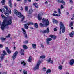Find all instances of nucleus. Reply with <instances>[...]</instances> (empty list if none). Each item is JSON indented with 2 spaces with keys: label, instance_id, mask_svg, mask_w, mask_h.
Returning <instances> with one entry per match:
<instances>
[{
  "label": "nucleus",
  "instance_id": "obj_42",
  "mask_svg": "<svg viewBox=\"0 0 74 74\" xmlns=\"http://www.w3.org/2000/svg\"><path fill=\"white\" fill-rule=\"evenodd\" d=\"M10 36H11V35H10V34H8V35L6 36V38H8V37H10Z\"/></svg>",
  "mask_w": 74,
  "mask_h": 74
},
{
  "label": "nucleus",
  "instance_id": "obj_37",
  "mask_svg": "<svg viewBox=\"0 0 74 74\" xmlns=\"http://www.w3.org/2000/svg\"><path fill=\"white\" fill-rule=\"evenodd\" d=\"M51 58H49L47 60V62H48V63H50L51 62Z\"/></svg>",
  "mask_w": 74,
  "mask_h": 74
},
{
  "label": "nucleus",
  "instance_id": "obj_43",
  "mask_svg": "<svg viewBox=\"0 0 74 74\" xmlns=\"http://www.w3.org/2000/svg\"><path fill=\"white\" fill-rule=\"evenodd\" d=\"M23 73L24 74H27V71H23Z\"/></svg>",
  "mask_w": 74,
  "mask_h": 74
},
{
  "label": "nucleus",
  "instance_id": "obj_58",
  "mask_svg": "<svg viewBox=\"0 0 74 74\" xmlns=\"http://www.w3.org/2000/svg\"><path fill=\"white\" fill-rule=\"evenodd\" d=\"M21 10L22 11L23 10V8L22 7L21 8Z\"/></svg>",
  "mask_w": 74,
  "mask_h": 74
},
{
  "label": "nucleus",
  "instance_id": "obj_53",
  "mask_svg": "<svg viewBox=\"0 0 74 74\" xmlns=\"http://www.w3.org/2000/svg\"><path fill=\"white\" fill-rule=\"evenodd\" d=\"M3 74H7V72H5L3 73Z\"/></svg>",
  "mask_w": 74,
  "mask_h": 74
},
{
  "label": "nucleus",
  "instance_id": "obj_41",
  "mask_svg": "<svg viewBox=\"0 0 74 74\" xmlns=\"http://www.w3.org/2000/svg\"><path fill=\"white\" fill-rule=\"evenodd\" d=\"M4 14H5L6 16H8V15H9V14L8 13L5 12Z\"/></svg>",
  "mask_w": 74,
  "mask_h": 74
},
{
  "label": "nucleus",
  "instance_id": "obj_57",
  "mask_svg": "<svg viewBox=\"0 0 74 74\" xmlns=\"http://www.w3.org/2000/svg\"><path fill=\"white\" fill-rule=\"evenodd\" d=\"M54 31H56L57 30V29L56 28H54Z\"/></svg>",
  "mask_w": 74,
  "mask_h": 74
},
{
  "label": "nucleus",
  "instance_id": "obj_51",
  "mask_svg": "<svg viewBox=\"0 0 74 74\" xmlns=\"http://www.w3.org/2000/svg\"><path fill=\"white\" fill-rule=\"evenodd\" d=\"M41 46L42 48H44V45H42V44H41Z\"/></svg>",
  "mask_w": 74,
  "mask_h": 74
},
{
  "label": "nucleus",
  "instance_id": "obj_12",
  "mask_svg": "<svg viewBox=\"0 0 74 74\" xmlns=\"http://www.w3.org/2000/svg\"><path fill=\"white\" fill-rule=\"evenodd\" d=\"M74 32L72 31L71 32L70 34V36L71 37H74Z\"/></svg>",
  "mask_w": 74,
  "mask_h": 74
},
{
  "label": "nucleus",
  "instance_id": "obj_31",
  "mask_svg": "<svg viewBox=\"0 0 74 74\" xmlns=\"http://www.w3.org/2000/svg\"><path fill=\"white\" fill-rule=\"evenodd\" d=\"M23 47L25 49H27L28 47L25 45H23Z\"/></svg>",
  "mask_w": 74,
  "mask_h": 74
},
{
  "label": "nucleus",
  "instance_id": "obj_40",
  "mask_svg": "<svg viewBox=\"0 0 74 74\" xmlns=\"http://www.w3.org/2000/svg\"><path fill=\"white\" fill-rule=\"evenodd\" d=\"M45 58V56H40V58L42 59H44Z\"/></svg>",
  "mask_w": 74,
  "mask_h": 74
},
{
  "label": "nucleus",
  "instance_id": "obj_24",
  "mask_svg": "<svg viewBox=\"0 0 74 74\" xmlns=\"http://www.w3.org/2000/svg\"><path fill=\"white\" fill-rule=\"evenodd\" d=\"M27 23V25H28V26H29V25H33V23L32 22H29Z\"/></svg>",
  "mask_w": 74,
  "mask_h": 74
},
{
  "label": "nucleus",
  "instance_id": "obj_25",
  "mask_svg": "<svg viewBox=\"0 0 74 74\" xmlns=\"http://www.w3.org/2000/svg\"><path fill=\"white\" fill-rule=\"evenodd\" d=\"M14 12L15 14H16H16H17L19 12L17 10H14Z\"/></svg>",
  "mask_w": 74,
  "mask_h": 74
},
{
  "label": "nucleus",
  "instance_id": "obj_10",
  "mask_svg": "<svg viewBox=\"0 0 74 74\" xmlns=\"http://www.w3.org/2000/svg\"><path fill=\"white\" fill-rule=\"evenodd\" d=\"M74 63V60L73 59H72L70 60L69 62V64L71 66H72V65H73V64Z\"/></svg>",
  "mask_w": 74,
  "mask_h": 74
},
{
  "label": "nucleus",
  "instance_id": "obj_20",
  "mask_svg": "<svg viewBox=\"0 0 74 74\" xmlns=\"http://www.w3.org/2000/svg\"><path fill=\"white\" fill-rule=\"evenodd\" d=\"M25 11L27 12L28 11V10H29V7L25 6Z\"/></svg>",
  "mask_w": 74,
  "mask_h": 74
},
{
  "label": "nucleus",
  "instance_id": "obj_9",
  "mask_svg": "<svg viewBox=\"0 0 74 74\" xmlns=\"http://www.w3.org/2000/svg\"><path fill=\"white\" fill-rule=\"evenodd\" d=\"M52 39L51 38H48L46 39V43L47 45H49V41H52Z\"/></svg>",
  "mask_w": 74,
  "mask_h": 74
},
{
  "label": "nucleus",
  "instance_id": "obj_62",
  "mask_svg": "<svg viewBox=\"0 0 74 74\" xmlns=\"http://www.w3.org/2000/svg\"><path fill=\"white\" fill-rule=\"evenodd\" d=\"M29 2H31V0H28Z\"/></svg>",
  "mask_w": 74,
  "mask_h": 74
},
{
  "label": "nucleus",
  "instance_id": "obj_8",
  "mask_svg": "<svg viewBox=\"0 0 74 74\" xmlns=\"http://www.w3.org/2000/svg\"><path fill=\"white\" fill-rule=\"evenodd\" d=\"M29 14L28 15V16H29V17H31L32 15V14L33 13V10L32 9H30L29 10Z\"/></svg>",
  "mask_w": 74,
  "mask_h": 74
},
{
  "label": "nucleus",
  "instance_id": "obj_50",
  "mask_svg": "<svg viewBox=\"0 0 74 74\" xmlns=\"http://www.w3.org/2000/svg\"><path fill=\"white\" fill-rule=\"evenodd\" d=\"M70 3H73V1H72V0H70L69 1Z\"/></svg>",
  "mask_w": 74,
  "mask_h": 74
},
{
  "label": "nucleus",
  "instance_id": "obj_29",
  "mask_svg": "<svg viewBox=\"0 0 74 74\" xmlns=\"http://www.w3.org/2000/svg\"><path fill=\"white\" fill-rule=\"evenodd\" d=\"M21 64H23V66H25L26 64L24 61H23L21 62Z\"/></svg>",
  "mask_w": 74,
  "mask_h": 74
},
{
  "label": "nucleus",
  "instance_id": "obj_6",
  "mask_svg": "<svg viewBox=\"0 0 74 74\" xmlns=\"http://www.w3.org/2000/svg\"><path fill=\"white\" fill-rule=\"evenodd\" d=\"M18 51H16L14 53V54L13 56H12V58H13V60H14L15 59V58H16V55H18Z\"/></svg>",
  "mask_w": 74,
  "mask_h": 74
},
{
  "label": "nucleus",
  "instance_id": "obj_64",
  "mask_svg": "<svg viewBox=\"0 0 74 74\" xmlns=\"http://www.w3.org/2000/svg\"><path fill=\"white\" fill-rule=\"evenodd\" d=\"M30 29H33V28H32V27H30Z\"/></svg>",
  "mask_w": 74,
  "mask_h": 74
},
{
  "label": "nucleus",
  "instance_id": "obj_47",
  "mask_svg": "<svg viewBox=\"0 0 74 74\" xmlns=\"http://www.w3.org/2000/svg\"><path fill=\"white\" fill-rule=\"evenodd\" d=\"M3 53L5 54V55H7V53H6V52H5V51H3Z\"/></svg>",
  "mask_w": 74,
  "mask_h": 74
},
{
  "label": "nucleus",
  "instance_id": "obj_1",
  "mask_svg": "<svg viewBox=\"0 0 74 74\" xmlns=\"http://www.w3.org/2000/svg\"><path fill=\"white\" fill-rule=\"evenodd\" d=\"M1 17L3 19H4L1 25V29L2 30H4V28L6 26L11 24V23H12V20H11L12 17L10 16L6 17L3 14H2L1 15Z\"/></svg>",
  "mask_w": 74,
  "mask_h": 74
},
{
  "label": "nucleus",
  "instance_id": "obj_52",
  "mask_svg": "<svg viewBox=\"0 0 74 74\" xmlns=\"http://www.w3.org/2000/svg\"><path fill=\"white\" fill-rule=\"evenodd\" d=\"M45 70H46V68H43V71H45Z\"/></svg>",
  "mask_w": 74,
  "mask_h": 74
},
{
  "label": "nucleus",
  "instance_id": "obj_18",
  "mask_svg": "<svg viewBox=\"0 0 74 74\" xmlns=\"http://www.w3.org/2000/svg\"><path fill=\"white\" fill-rule=\"evenodd\" d=\"M4 54H1V56L0 57L1 60H2L4 59Z\"/></svg>",
  "mask_w": 74,
  "mask_h": 74
},
{
  "label": "nucleus",
  "instance_id": "obj_7",
  "mask_svg": "<svg viewBox=\"0 0 74 74\" xmlns=\"http://www.w3.org/2000/svg\"><path fill=\"white\" fill-rule=\"evenodd\" d=\"M22 30L23 31V32L24 34V36L25 38H27V34H26V30L24 28H22Z\"/></svg>",
  "mask_w": 74,
  "mask_h": 74
},
{
  "label": "nucleus",
  "instance_id": "obj_63",
  "mask_svg": "<svg viewBox=\"0 0 74 74\" xmlns=\"http://www.w3.org/2000/svg\"><path fill=\"white\" fill-rule=\"evenodd\" d=\"M14 6H16V3L14 4Z\"/></svg>",
  "mask_w": 74,
  "mask_h": 74
},
{
  "label": "nucleus",
  "instance_id": "obj_54",
  "mask_svg": "<svg viewBox=\"0 0 74 74\" xmlns=\"http://www.w3.org/2000/svg\"><path fill=\"white\" fill-rule=\"evenodd\" d=\"M24 42L25 44H27V43H28V41H26L25 42Z\"/></svg>",
  "mask_w": 74,
  "mask_h": 74
},
{
  "label": "nucleus",
  "instance_id": "obj_34",
  "mask_svg": "<svg viewBox=\"0 0 74 74\" xmlns=\"http://www.w3.org/2000/svg\"><path fill=\"white\" fill-rule=\"evenodd\" d=\"M58 2V3H62V1H63V0H56Z\"/></svg>",
  "mask_w": 74,
  "mask_h": 74
},
{
  "label": "nucleus",
  "instance_id": "obj_59",
  "mask_svg": "<svg viewBox=\"0 0 74 74\" xmlns=\"http://www.w3.org/2000/svg\"><path fill=\"white\" fill-rule=\"evenodd\" d=\"M54 13H57V12L56 11H54Z\"/></svg>",
  "mask_w": 74,
  "mask_h": 74
},
{
  "label": "nucleus",
  "instance_id": "obj_48",
  "mask_svg": "<svg viewBox=\"0 0 74 74\" xmlns=\"http://www.w3.org/2000/svg\"><path fill=\"white\" fill-rule=\"evenodd\" d=\"M64 7H63V5H61V9H62V8H63Z\"/></svg>",
  "mask_w": 74,
  "mask_h": 74
},
{
  "label": "nucleus",
  "instance_id": "obj_27",
  "mask_svg": "<svg viewBox=\"0 0 74 74\" xmlns=\"http://www.w3.org/2000/svg\"><path fill=\"white\" fill-rule=\"evenodd\" d=\"M33 5L36 7V8H38V6L37 4V3H34L33 4Z\"/></svg>",
  "mask_w": 74,
  "mask_h": 74
},
{
  "label": "nucleus",
  "instance_id": "obj_33",
  "mask_svg": "<svg viewBox=\"0 0 74 74\" xmlns=\"http://www.w3.org/2000/svg\"><path fill=\"white\" fill-rule=\"evenodd\" d=\"M32 61V57L30 56L29 57V58L28 59V62H30Z\"/></svg>",
  "mask_w": 74,
  "mask_h": 74
},
{
  "label": "nucleus",
  "instance_id": "obj_14",
  "mask_svg": "<svg viewBox=\"0 0 74 74\" xmlns=\"http://www.w3.org/2000/svg\"><path fill=\"white\" fill-rule=\"evenodd\" d=\"M6 51H7V52L8 53H11V51L7 47H6Z\"/></svg>",
  "mask_w": 74,
  "mask_h": 74
},
{
  "label": "nucleus",
  "instance_id": "obj_2",
  "mask_svg": "<svg viewBox=\"0 0 74 74\" xmlns=\"http://www.w3.org/2000/svg\"><path fill=\"white\" fill-rule=\"evenodd\" d=\"M42 22L43 24L40 23L39 24L40 26H48L49 24V22L48 21V19H45V18H43L42 19Z\"/></svg>",
  "mask_w": 74,
  "mask_h": 74
},
{
  "label": "nucleus",
  "instance_id": "obj_39",
  "mask_svg": "<svg viewBox=\"0 0 74 74\" xmlns=\"http://www.w3.org/2000/svg\"><path fill=\"white\" fill-rule=\"evenodd\" d=\"M1 39L3 41H5V40H6V38H1Z\"/></svg>",
  "mask_w": 74,
  "mask_h": 74
},
{
  "label": "nucleus",
  "instance_id": "obj_46",
  "mask_svg": "<svg viewBox=\"0 0 74 74\" xmlns=\"http://www.w3.org/2000/svg\"><path fill=\"white\" fill-rule=\"evenodd\" d=\"M3 45L2 44H0V48H3Z\"/></svg>",
  "mask_w": 74,
  "mask_h": 74
},
{
  "label": "nucleus",
  "instance_id": "obj_45",
  "mask_svg": "<svg viewBox=\"0 0 74 74\" xmlns=\"http://www.w3.org/2000/svg\"><path fill=\"white\" fill-rule=\"evenodd\" d=\"M61 3H62L63 4V5H65V2H64L63 0L62 1V2H61Z\"/></svg>",
  "mask_w": 74,
  "mask_h": 74
},
{
  "label": "nucleus",
  "instance_id": "obj_11",
  "mask_svg": "<svg viewBox=\"0 0 74 74\" xmlns=\"http://www.w3.org/2000/svg\"><path fill=\"white\" fill-rule=\"evenodd\" d=\"M49 28H47V30H44L42 31V32L43 33H49Z\"/></svg>",
  "mask_w": 74,
  "mask_h": 74
},
{
  "label": "nucleus",
  "instance_id": "obj_17",
  "mask_svg": "<svg viewBox=\"0 0 74 74\" xmlns=\"http://www.w3.org/2000/svg\"><path fill=\"white\" fill-rule=\"evenodd\" d=\"M28 25H27V24H24V27L25 29H29V26H28Z\"/></svg>",
  "mask_w": 74,
  "mask_h": 74
},
{
  "label": "nucleus",
  "instance_id": "obj_3",
  "mask_svg": "<svg viewBox=\"0 0 74 74\" xmlns=\"http://www.w3.org/2000/svg\"><path fill=\"white\" fill-rule=\"evenodd\" d=\"M60 29L59 32L60 34L61 33V31L60 30L62 29V33H64L65 32V28L64 27V25H63V23L62 22H60Z\"/></svg>",
  "mask_w": 74,
  "mask_h": 74
},
{
  "label": "nucleus",
  "instance_id": "obj_23",
  "mask_svg": "<svg viewBox=\"0 0 74 74\" xmlns=\"http://www.w3.org/2000/svg\"><path fill=\"white\" fill-rule=\"evenodd\" d=\"M32 47L33 48H34V49H36V44H32Z\"/></svg>",
  "mask_w": 74,
  "mask_h": 74
},
{
  "label": "nucleus",
  "instance_id": "obj_49",
  "mask_svg": "<svg viewBox=\"0 0 74 74\" xmlns=\"http://www.w3.org/2000/svg\"><path fill=\"white\" fill-rule=\"evenodd\" d=\"M27 1V0H24V2L25 3H26Z\"/></svg>",
  "mask_w": 74,
  "mask_h": 74
},
{
  "label": "nucleus",
  "instance_id": "obj_32",
  "mask_svg": "<svg viewBox=\"0 0 74 74\" xmlns=\"http://www.w3.org/2000/svg\"><path fill=\"white\" fill-rule=\"evenodd\" d=\"M73 22H71L69 25V27H71L73 26Z\"/></svg>",
  "mask_w": 74,
  "mask_h": 74
},
{
  "label": "nucleus",
  "instance_id": "obj_56",
  "mask_svg": "<svg viewBox=\"0 0 74 74\" xmlns=\"http://www.w3.org/2000/svg\"><path fill=\"white\" fill-rule=\"evenodd\" d=\"M2 10H3L2 9H0V11H1V12L2 13H3V12H2Z\"/></svg>",
  "mask_w": 74,
  "mask_h": 74
},
{
  "label": "nucleus",
  "instance_id": "obj_36",
  "mask_svg": "<svg viewBox=\"0 0 74 74\" xmlns=\"http://www.w3.org/2000/svg\"><path fill=\"white\" fill-rule=\"evenodd\" d=\"M34 27H35L36 28H38V25H37V23H35Z\"/></svg>",
  "mask_w": 74,
  "mask_h": 74
},
{
  "label": "nucleus",
  "instance_id": "obj_26",
  "mask_svg": "<svg viewBox=\"0 0 74 74\" xmlns=\"http://www.w3.org/2000/svg\"><path fill=\"white\" fill-rule=\"evenodd\" d=\"M51 70L49 69H48L46 72V74H48V73H51Z\"/></svg>",
  "mask_w": 74,
  "mask_h": 74
},
{
  "label": "nucleus",
  "instance_id": "obj_21",
  "mask_svg": "<svg viewBox=\"0 0 74 74\" xmlns=\"http://www.w3.org/2000/svg\"><path fill=\"white\" fill-rule=\"evenodd\" d=\"M53 16H60V15L58 14H56L53 13Z\"/></svg>",
  "mask_w": 74,
  "mask_h": 74
},
{
  "label": "nucleus",
  "instance_id": "obj_61",
  "mask_svg": "<svg viewBox=\"0 0 74 74\" xmlns=\"http://www.w3.org/2000/svg\"><path fill=\"white\" fill-rule=\"evenodd\" d=\"M74 20V18H71V20Z\"/></svg>",
  "mask_w": 74,
  "mask_h": 74
},
{
  "label": "nucleus",
  "instance_id": "obj_55",
  "mask_svg": "<svg viewBox=\"0 0 74 74\" xmlns=\"http://www.w3.org/2000/svg\"><path fill=\"white\" fill-rule=\"evenodd\" d=\"M10 11L9 12V13H10V14H11V9H10Z\"/></svg>",
  "mask_w": 74,
  "mask_h": 74
},
{
  "label": "nucleus",
  "instance_id": "obj_38",
  "mask_svg": "<svg viewBox=\"0 0 74 74\" xmlns=\"http://www.w3.org/2000/svg\"><path fill=\"white\" fill-rule=\"evenodd\" d=\"M58 14H61V12H60V9H58Z\"/></svg>",
  "mask_w": 74,
  "mask_h": 74
},
{
  "label": "nucleus",
  "instance_id": "obj_15",
  "mask_svg": "<svg viewBox=\"0 0 74 74\" xmlns=\"http://www.w3.org/2000/svg\"><path fill=\"white\" fill-rule=\"evenodd\" d=\"M52 21L54 24V23L57 24L58 23V21H57L56 20H55V19H53Z\"/></svg>",
  "mask_w": 74,
  "mask_h": 74
},
{
  "label": "nucleus",
  "instance_id": "obj_30",
  "mask_svg": "<svg viewBox=\"0 0 74 74\" xmlns=\"http://www.w3.org/2000/svg\"><path fill=\"white\" fill-rule=\"evenodd\" d=\"M58 69L60 70H62V69H63V66H62V65L59 66Z\"/></svg>",
  "mask_w": 74,
  "mask_h": 74
},
{
  "label": "nucleus",
  "instance_id": "obj_4",
  "mask_svg": "<svg viewBox=\"0 0 74 74\" xmlns=\"http://www.w3.org/2000/svg\"><path fill=\"white\" fill-rule=\"evenodd\" d=\"M16 15H17V16H18V17L19 18H21V17H23V18L21 20V21H23L24 20V19H25V16H23L22 14V13L18 12L17 14H16Z\"/></svg>",
  "mask_w": 74,
  "mask_h": 74
},
{
  "label": "nucleus",
  "instance_id": "obj_5",
  "mask_svg": "<svg viewBox=\"0 0 74 74\" xmlns=\"http://www.w3.org/2000/svg\"><path fill=\"white\" fill-rule=\"evenodd\" d=\"M41 62L40 61H39L38 62L36 65L34 69V70H36V69H39V66L40 65V63H41Z\"/></svg>",
  "mask_w": 74,
  "mask_h": 74
},
{
  "label": "nucleus",
  "instance_id": "obj_28",
  "mask_svg": "<svg viewBox=\"0 0 74 74\" xmlns=\"http://www.w3.org/2000/svg\"><path fill=\"white\" fill-rule=\"evenodd\" d=\"M1 3L2 5H4L5 4V0H3Z\"/></svg>",
  "mask_w": 74,
  "mask_h": 74
},
{
  "label": "nucleus",
  "instance_id": "obj_35",
  "mask_svg": "<svg viewBox=\"0 0 74 74\" xmlns=\"http://www.w3.org/2000/svg\"><path fill=\"white\" fill-rule=\"evenodd\" d=\"M4 8L6 9V12H9V10H8V8H7V7L5 6Z\"/></svg>",
  "mask_w": 74,
  "mask_h": 74
},
{
  "label": "nucleus",
  "instance_id": "obj_60",
  "mask_svg": "<svg viewBox=\"0 0 74 74\" xmlns=\"http://www.w3.org/2000/svg\"><path fill=\"white\" fill-rule=\"evenodd\" d=\"M71 27V29H73V27Z\"/></svg>",
  "mask_w": 74,
  "mask_h": 74
},
{
  "label": "nucleus",
  "instance_id": "obj_19",
  "mask_svg": "<svg viewBox=\"0 0 74 74\" xmlns=\"http://www.w3.org/2000/svg\"><path fill=\"white\" fill-rule=\"evenodd\" d=\"M38 19L39 21H40L42 19V17H41L40 14H38Z\"/></svg>",
  "mask_w": 74,
  "mask_h": 74
},
{
  "label": "nucleus",
  "instance_id": "obj_44",
  "mask_svg": "<svg viewBox=\"0 0 74 74\" xmlns=\"http://www.w3.org/2000/svg\"><path fill=\"white\" fill-rule=\"evenodd\" d=\"M50 63H51V64H53V60H51Z\"/></svg>",
  "mask_w": 74,
  "mask_h": 74
},
{
  "label": "nucleus",
  "instance_id": "obj_16",
  "mask_svg": "<svg viewBox=\"0 0 74 74\" xmlns=\"http://www.w3.org/2000/svg\"><path fill=\"white\" fill-rule=\"evenodd\" d=\"M49 37H51V38H53L54 40L56 39V36H53L52 35H50Z\"/></svg>",
  "mask_w": 74,
  "mask_h": 74
},
{
  "label": "nucleus",
  "instance_id": "obj_13",
  "mask_svg": "<svg viewBox=\"0 0 74 74\" xmlns=\"http://www.w3.org/2000/svg\"><path fill=\"white\" fill-rule=\"evenodd\" d=\"M20 53L21 55H24L25 53H24V50L21 49L20 52Z\"/></svg>",
  "mask_w": 74,
  "mask_h": 74
},
{
  "label": "nucleus",
  "instance_id": "obj_22",
  "mask_svg": "<svg viewBox=\"0 0 74 74\" xmlns=\"http://www.w3.org/2000/svg\"><path fill=\"white\" fill-rule=\"evenodd\" d=\"M11 0H9V5L10 7H12V4L11 3Z\"/></svg>",
  "mask_w": 74,
  "mask_h": 74
}]
</instances>
